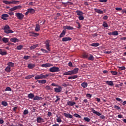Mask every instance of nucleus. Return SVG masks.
Instances as JSON below:
<instances>
[{
    "mask_svg": "<svg viewBox=\"0 0 126 126\" xmlns=\"http://www.w3.org/2000/svg\"><path fill=\"white\" fill-rule=\"evenodd\" d=\"M62 4L64 5V6L65 7H66V6H67V3H70V4H72V2H69V1H67L66 2H62Z\"/></svg>",
    "mask_w": 126,
    "mask_h": 126,
    "instance_id": "obj_36",
    "label": "nucleus"
},
{
    "mask_svg": "<svg viewBox=\"0 0 126 126\" xmlns=\"http://www.w3.org/2000/svg\"><path fill=\"white\" fill-rule=\"evenodd\" d=\"M34 76H35V75H34L33 74L30 75H28V76L25 77V79H30L32 78V77H34Z\"/></svg>",
    "mask_w": 126,
    "mask_h": 126,
    "instance_id": "obj_37",
    "label": "nucleus"
},
{
    "mask_svg": "<svg viewBox=\"0 0 126 126\" xmlns=\"http://www.w3.org/2000/svg\"><path fill=\"white\" fill-rule=\"evenodd\" d=\"M50 43H51V41L49 39L46 40L44 42L45 46L48 52H51V48H50L51 45H50Z\"/></svg>",
    "mask_w": 126,
    "mask_h": 126,
    "instance_id": "obj_3",
    "label": "nucleus"
},
{
    "mask_svg": "<svg viewBox=\"0 0 126 126\" xmlns=\"http://www.w3.org/2000/svg\"><path fill=\"white\" fill-rule=\"evenodd\" d=\"M39 47V45L38 44H34L30 47V49L31 50H34V49H36V48Z\"/></svg>",
    "mask_w": 126,
    "mask_h": 126,
    "instance_id": "obj_32",
    "label": "nucleus"
},
{
    "mask_svg": "<svg viewBox=\"0 0 126 126\" xmlns=\"http://www.w3.org/2000/svg\"><path fill=\"white\" fill-rule=\"evenodd\" d=\"M94 10L95 12H96L97 13H99V14H104V12L99 9L94 8Z\"/></svg>",
    "mask_w": 126,
    "mask_h": 126,
    "instance_id": "obj_17",
    "label": "nucleus"
},
{
    "mask_svg": "<svg viewBox=\"0 0 126 126\" xmlns=\"http://www.w3.org/2000/svg\"><path fill=\"white\" fill-rule=\"evenodd\" d=\"M116 100L117 101H118V102H120L121 103H123V99H122L119 97H116Z\"/></svg>",
    "mask_w": 126,
    "mask_h": 126,
    "instance_id": "obj_48",
    "label": "nucleus"
},
{
    "mask_svg": "<svg viewBox=\"0 0 126 126\" xmlns=\"http://www.w3.org/2000/svg\"><path fill=\"white\" fill-rule=\"evenodd\" d=\"M113 36H118L119 35V32L115 31L114 32H113Z\"/></svg>",
    "mask_w": 126,
    "mask_h": 126,
    "instance_id": "obj_44",
    "label": "nucleus"
},
{
    "mask_svg": "<svg viewBox=\"0 0 126 126\" xmlns=\"http://www.w3.org/2000/svg\"><path fill=\"white\" fill-rule=\"evenodd\" d=\"M78 70H79V68H75V69L72 70V73L73 74H76V73L78 72Z\"/></svg>",
    "mask_w": 126,
    "mask_h": 126,
    "instance_id": "obj_25",
    "label": "nucleus"
},
{
    "mask_svg": "<svg viewBox=\"0 0 126 126\" xmlns=\"http://www.w3.org/2000/svg\"><path fill=\"white\" fill-rule=\"evenodd\" d=\"M46 90H51V87L50 86H47L45 87Z\"/></svg>",
    "mask_w": 126,
    "mask_h": 126,
    "instance_id": "obj_59",
    "label": "nucleus"
},
{
    "mask_svg": "<svg viewBox=\"0 0 126 126\" xmlns=\"http://www.w3.org/2000/svg\"><path fill=\"white\" fill-rule=\"evenodd\" d=\"M77 77H78V76L74 75V76H69L68 79H75V78H77Z\"/></svg>",
    "mask_w": 126,
    "mask_h": 126,
    "instance_id": "obj_35",
    "label": "nucleus"
},
{
    "mask_svg": "<svg viewBox=\"0 0 126 126\" xmlns=\"http://www.w3.org/2000/svg\"><path fill=\"white\" fill-rule=\"evenodd\" d=\"M2 41L4 43H7V42H8V38H7L6 37H3L2 38Z\"/></svg>",
    "mask_w": 126,
    "mask_h": 126,
    "instance_id": "obj_43",
    "label": "nucleus"
},
{
    "mask_svg": "<svg viewBox=\"0 0 126 126\" xmlns=\"http://www.w3.org/2000/svg\"><path fill=\"white\" fill-rule=\"evenodd\" d=\"M35 31L38 32V31H40V25L36 24L35 28Z\"/></svg>",
    "mask_w": 126,
    "mask_h": 126,
    "instance_id": "obj_33",
    "label": "nucleus"
},
{
    "mask_svg": "<svg viewBox=\"0 0 126 126\" xmlns=\"http://www.w3.org/2000/svg\"><path fill=\"white\" fill-rule=\"evenodd\" d=\"M22 7V6L21 5H18V6H15L13 7V8H11L10 9V11H14V10H16V9H20Z\"/></svg>",
    "mask_w": 126,
    "mask_h": 126,
    "instance_id": "obj_9",
    "label": "nucleus"
},
{
    "mask_svg": "<svg viewBox=\"0 0 126 126\" xmlns=\"http://www.w3.org/2000/svg\"><path fill=\"white\" fill-rule=\"evenodd\" d=\"M105 83L108 84L109 86H114V83L112 81H105Z\"/></svg>",
    "mask_w": 126,
    "mask_h": 126,
    "instance_id": "obj_21",
    "label": "nucleus"
},
{
    "mask_svg": "<svg viewBox=\"0 0 126 126\" xmlns=\"http://www.w3.org/2000/svg\"><path fill=\"white\" fill-rule=\"evenodd\" d=\"M72 38H70L69 36H67L66 37H63L62 39V42H67V41H71Z\"/></svg>",
    "mask_w": 126,
    "mask_h": 126,
    "instance_id": "obj_14",
    "label": "nucleus"
},
{
    "mask_svg": "<svg viewBox=\"0 0 126 126\" xmlns=\"http://www.w3.org/2000/svg\"><path fill=\"white\" fill-rule=\"evenodd\" d=\"M78 19L79 20H84V17H83V15L79 16Z\"/></svg>",
    "mask_w": 126,
    "mask_h": 126,
    "instance_id": "obj_53",
    "label": "nucleus"
},
{
    "mask_svg": "<svg viewBox=\"0 0 126 126\" xmlns=\"http://www.w3.org/2000/svg\"><path fill=\"white\" fill-rule=\"evenodd\" d=\"M36 82H38L40 84H45L47 82V81L46 80H37Z\"/></svg>",
    "mask_w": 126,
    "mask_h": 126,
    "instance_id": "obj_26",
    "label": "nucleus"
},
{
    "mask_svg": "<svg viewBox=\"0 0 126 126\" xmlns=\"http://www.w3.org/2000/svg\"><path fill=\"white\" fill-rule=\"evenodd\" d=\"M36 122L38 124H41V123H44L45 121L44 120V119L42 118L41 117H38L36 118Z\"/></svg>",
    "mask_w": 126,
    "mask_h": 126,
    "instance_id": "obj_10",
    "label": "nucleus"
},
{
    "mask_svg": "<svg viewBox=\"0 0 126 126\" xmlns=\"http://www.w3.org/2000/svg\"><path fill=\"white\" fill-rule=\"evenodd\" d=\"M120 70H125L126 67L125 66L119 67Z\"/></svg>",
    "mask_w": 126,
    "mask_h": 126,
    "instance_id": "obj_58",
    "label": "nucleus"
},
{
    "mask_svg": "<svg viewBox=\"0 0 126 126\" xmlns=\"http://www.w3.org/2000/svg\"><path fill=\"white\" fill-rule=\"evenodd\" d=\"M9 16L7 14H4L1 15V19L3 20H7L6 18L8 17Z\"/></svg>",
    "mask_w": 126,
    "mask_h": 126,
    "instance_id": "obj_18",
    "label": "nucleus"
},
{
    "mask_svg": "<svg viewBox=\"0 0 126 126\" xmlns=\"http://www.w3.org/2000/svg\"><path fill=\"white\" fill-rule=\"evenodd\" d=\"M76 104V102L72 101H69L67 102V106H70L71 107H73V106H74Z\"/></svg>",
    "mask_w": 126,
    "mask_h": 126,
    "instance_id": "obj_11",
    "label": "nucleus"
},
{
    "mask_svg": "<svg viewBox=\"0 0 126 126\" xmlns=\"http://www.w3.org/2000/svg\"><path fill=\"white\" fill-rule=\"evenodd\" d=\"M56 98H57V99L55 100V103H57L58 101H60V100H61V98L59 97V96H56Z\"/></svg>",
    "mask_w": 126,
    "mask_h": 126,
    "instance_id": "obj_57",
    "label": "nucleus"
},
{
    "mask_svg": "<svg viewBox=\"0 0 126 126\" xmlns=\"http://www.w3.org/2000/svg\"><path fill=\"white\" fill-rule=\"evenodd\" d=\"M57 122L62 123V119H61V118L59 117L57 119Z\"/></svg>",
    "mask_w": 126,
    "mask_h": 126,
    "instance_id": "obj_61",
    "label": "nucleus"
},
{
    "mask_svg": "<svg viewBox=\"0 0 126 126\" xmlns=\"http://www.w3.org/2000/svg\"><path fill=\"white\" fill-rule=\"evenodd\" d=\"M100 44L98 43H92L91 44V46H92V47H98V46H99Z\"/></svg>",
    "mask_w": 126,
    "mask_h": 126,
    "instance_id": "obj_40",
    "label": "nucleus"
},
{
    "mask_svg": "<svg viewBox=\"0 0 126 126\" xmlns=\"http://www.w3.org/2000/svg\"><path fill=\"white\" fill-rule=\"evenodd\" d=\"M63 29H66L67 30H73L74 28L73 27L68 26H65L63 27Z\"/></svg>",
    "mask_w": 126,
    "mask_h": 126,
    "instance_id": "obj_19",
    "label": "nucleus"
},
{
    "mask_svg": "<svg viewBox=\"0 0 126 126\" xmlns=\"http://www.w3.org/2000/svg\"><path fill=\"white\" fill-rule=\"evenodd\" d=\"M5 91H11V89L10 88V87H7L6 88V89H5Z\"/></svg>",
    "mask_w": 126,
    "mask_h": 126,
    "instance_id": "obj_56",
    "label": "nucleus"
},
{
    "mask_svg": "<svg viewBox=\"0 0 126 126\" xmlns=\"http://www.w3.org/2000/svg\"><path fill=\"white\" fill-rule=\"evenodd\" d=\"M50 74H46L45 75L41 74L35 76L34 79L36 80H38V79H45V78H47V77H48V76Z\"/></svg>",
    "mask_w": 126,
    "mask_h": 126,
    "instance_id": "obj_2",
    "label": "nucleus"
},
{
    "mask_svg": "<svg viewBox=\"0 0 126 126\" xmlns=\"http://www.w3.org/2000/svg\"><path fill=\"white\" fill-rule=\"evenodd\" d=\"M35 66H36L35 63H29L28 64V67L30 69H32V68H34Z\"/></svg>",
    "mask_w": 126,
    "mask_h": 126,
    "instance_id": "obj_16",
    "label": "nucleus"
},
{
    "mask_svg": "<svg viewBox=\"0 0 126 126\" xmlns=\"http://www.w3.org/2000/svg\"><path fill=\"white\" fill-rule=\"evenodd\" d=\"M102 26L104 27V28H108V27H109V26H108V24H107L105 21L103 22Z\"/></svg>",
    "mask_w": 126,
    "mask_h": 126,
    "instance_id": "obj_41",
    "label": "nucleus"
},
{
    "mask_svg": "<svg viewBox=\"0 0 126 126\" xmlns=\"http://www.w3.org/2000/svg\"><path fill=\"white\" fill-rule=\"evenodd\" d=\"M76 12L77 13V15H79V16H81L84 14V13H83L82 11L79 10H77Z\"/></svg>",
    "mask_w": 126,
    "mask_h": 126,
    "instance_id": "obj_27",
    "label": "nucleus"
},
{
    "mask_svg": "<svg viewBox=\"0 0 126 126\" xmlns=\"http://www.w3.org/2000/svg\"><path fill=\"white\" fill-rule=\"evenodd\" d=\"M8 66H9L10 67H13L14 66V63L12 62H9L7 63Z\"/></svg>",
    "mask_w": 126,
    "mask_h": 126,
    "instance_id": "obj_38",
    "label": "nucleus"
},
{
    "mask_svg": "<svg viewBox=\"0 0 126 126\" xmlns=\"http://www.w3.org/2000/svg\"><path fill=\"white\" fill-rule=\"evenodd\" d=\"M31 34H30V36H31V37H36V35L34 34L35 32H31Z\"/></svg>",
    "mask_w": 126,
    "mask_h": 126,
    "instance_id": "obj_55",
    "label": "nucleus"
},
{
    "mask_svg": "<svg viewBox=\"0 0 126 126\" xmlns=\"http://www.w3.org/2000/svg\"><path fill=\"white\" fill-rule=\"evenodd\" d=\"M110 72L112 75H117L118 74V72L116 71H111Z\"/></svg>",
    "mask_w": 126,
    "mask_h": 126,
    "instance_id": "obj_46",
    "label": "nucleus"
},
{
    "mask_svg": "<svg viewBox=\"0 0 126 126\" xmlns=\"http://www.w3.org/2000/svg\"><path fill=\"white\" fill-rule=\"evenodd\" d=\"M35 97V95H34L33 94L31 93L28 94V98L29 99H33V98Z\"/></svg>",
    "mask_w": 126,
    "mask_h": 126,
    "instance_id": "obj_34",
    "label": "nucleus"
},
{
    "mask_svg": "<svg viewBox=\"0 0 126 126\" xmlns=\"http://www.w3.org/2000/svg\"><path fill=\"white\" fill-rule=\"evenodd\" d=\"M72 71H68L67 72H65L64 73H63V75H72Z\"/></svg>",
    "mask_w": 126,
    "mask_h": 126,
    "instance_id": "obj_23",
    "label": "nucleus"
},
{
    "mask_svg": "<svg viewBox=\"0 0 126 126\" xmlns=\"http://www.w3.org/2000/svg\"><path fill=\"white\" fill-rule=\"evenodd\" d=\"M86 96L88 98H91L92 97V95L90 94H87Z\"/></svg>",
    "mask_w": 126,
    "mask_h": 126,
    "instance_id": "obj_60",
    "label": "nucleus"
},
{
    "mask_svg": "<svg viewBox=\"0 0 126 126\" xmlns=\"http://www.w3.org/2000/svg\"><path fill=\"white\" fill-rule=\"evenodd\" d=\"M57 87L58 88H55L54 91L56 92V93H60L63 90V88L61 87V86H58Z\"/></svg>",
    "mask_w": 126,
    "mask_h": 126,
    "instance_id": "obj_8",
    "label": "nucleus"
},
{
    "mask_svg": "<svg viewBox=\"0 0 126 126\" xmlns=\"http://www.w3.org/2000/svg\"><path fill=\"white\" fill-rule=\"evenodd\" d=\"M92 112L94 114H95V115L98 116H101L102 115V114L100 113L99 112L96 111L94 108H92Z\"/></svg>",
    "mask_w": 126,
    "mask_h": 126,
    "instance_id": "obj_15",
    "label": "nucleus"
},
{
    "mask_svg": "<svg viewBox=\"0 0 126 126\" xmlns=\"http://www.w3.org/2000/svg\"><path fill=\"white\" fill-rule=\"evenodd\" d=\"M0 55H1V56H6L7 52L5 50L0 49Z\"/></svg>",
    "mask_w": 126,
    "mask_h": 126,
    "instance_id": "obj_13",
    "label": "nucleus"
},
{
    "mask_svg": "<svg viewBox=\"0 0 126 126\" xmlns=\"http://www.w3.org/2000/svg\"><path fill=\"white\" fill-rule=\"evenodd\" d=\"M88 60H89V61H94V56H93L92 54H90L89 55Z\"/></svg>",
    "mask_w": 126,
    "mask_h": 126,
    "instance_id": "obj_24",
    "label": "nucleus"
},
{
    "mask_svg": "<svg viewBox=\"0 0 126 126\" xmlns=\"http://www.w3.org/2000/svg\"><path fill=\"white\" fill-rule=\"evenodd\" d=\"M22 48H23V45H19L17 47V49L18 50H22Z\"/></svg>",
    "mask_w": 126,
    "mask_h": 126,
    "instance_id": "obj_52",
    "label": "nucleus"
},
{
    "mask_svg": "<svg viewBox=\"0 0 126 126\" xmlns=\"http://www.w3.org/2000/svg\"><path fill=\"white\" fill-rule=\"evenodd\" d=\"M42 99H43V98H42V97L38 96V95L35 96L33 98V100H38V101H39V100H42Z\"/></svg>",
    "mask_w": 126,
    "mask_h": 126,
    "instance_id": "obj_31",
    "label": "nucleus"
},
{
    "mask_svg": "<svg viewBox=\"0 0 126 126\" xmlns=\"http://www.w3.org/2000/svg\"><path fill=\"white\" fill-rule=\"evenodd\" d=\"M73 116L76 118H79V119H80V118H81V116L79 114H77V113L74 114Z\"/></svg>",
    "mask_w": 126,
    "mask_h": 126,
    "instance_id": "obj_49",
    "label": "nucleus"
},
{
    "mask_svg": "<svg viewBox=\"0 0 126 126\" xmlns=\"http://www.w3.org/2000/svg\"><path fill=\"white\" fill-rule=\"evenodd\" d=\"M81 86H82V87H83V88H86V87H87L88 86V84H87V83H86V82H83L81 84Z\"/></svg>",
    "mask_w": 126,
    "mask_h": 126,
    "instance_id": "obj_28",
    "label": "nucleus"
},
{
    "mask_svg": "<svg viewBox=\"0 0 126 126\" xmlns=\"http://www.w3.org/2000/svg\"><path fill=\"white\" fill-rule=\"evenodd\" d=\"M84 120L86 122H87V123H89V122H90V119H89L88 117H84Z\"/></svg>",
    "mask_w": 126,
    "mask_h": 126,
    "instance_id": "obj_47",
    "label": "nucleus"
},
{
    "mask_svg": "<svg viewBox=\"0 0 126 126\" xmlns=\"http://www.w3.org/2000/svg\"><path fill=\"white\" fill-rule=\"evenodd\" d=\"M116 10H118V11H121L122 10V8H119V7H116L115 8Z\"/></svg>",
    "mask_w": 126,
    "mask_h": 126,
    "instance_id": "obj_63",
    "label": "nucleus"
},
{
    "mask_svg": "<svg viewBox=\"0 0 126 126\" xmlns=\"http://www.w3.org/2000/svg\"><path fill=\"white\" fill-rule=\"evenodd\" d=\"M49 71L50 72H59L60 71V68L59 67L53 66L50 68Z\"/></svg>",
    "mask_w": 126,
    "mask_h": 126,
    "instance_id": "obj_4",
    "label": "nucleus"
},
{
    "mask_svg": "<svg viewBox=\"0 0 126 126\" xmlns=\"http://www.w3.org/2000/svg\"><path fill=\"white\" fill-rule=\"evenodd\" d=\"M2 29L4 30V33L6 34H9V33H13L14 32L12 30H10V27L8 25H6L4 27H3Z\"/></svg>",
    "mask_w": 126,
    "mask_h": 126,
    "instance_id": "obj_1",
    "label": "nucleus"
},
{
    "mask_svg": "<svg viewBox=\"0 0 126 126\" xmlns=\"http://www.w3.org/2000/svg\"><path fill=\"white\" fill-rule=\"evenodd\" d=\"M53 65H54L52 63H46L41 64V67L47 68V67H51V66H53Z\"/></svg>",
    "mask_w": 126,
    "mask_h": 126,
    "instance_id": "obj_7",
    "label": "nucleus"
},
{
    "mask_svg": "<svg viewBox=\"0 0 126 126\" xmlns=\"http://www.w3.org/2000/svg\"><path fill=\"white\" fill-rule=\"evenodd\" d=\"M15 16L20 20H22L24 18V15L21 13H16Z\"/></svg>",
    "mask_w": 126,
    "mask_h": 126,
    "instance_id": "obj_6",
    "label": "nucleus"
},
{
    "mask_svg": "<svg viewBox=\"0 0 126 126\" xmlns=\"http://www.w3.org/2000/svg\"><path fill=\"white\" fill-rule=\"evenodd\" d=\"M30 58H31L30 56H25L24 57V59L27 61V60H29V59H30Z\"/></svg>",
    "mask_w": 126,
    "mask_h": 126,
    "instance_id": "obj_51",
    "label": "nucleus"
},
{
    "mask_svg": "<svg viewBox=\"0 0 126 126\" xmlns=\"http://www.w3.org/2000/svg\"><path fill=\"white\" fill-rule=\"evenodd\" d=\"M28 113H29V111H28V110L25 109L24 111L23 114L24 115H27V114H28Z\"/></svg>",
    "mask_w": 126,
    "mask_h": 126,
    "instance_id": "obj_54",
    "label": "nucleus"
},
{
    "mask_svg": "<svg viewBox=\"0 0 126 126\" xmlns=\"http://www.w3.org/2000/svg\"><path fill=\"white\" fill-rule=\"evenodd\" d=\"M1 104L4 107H6L8 105L6 101H2Z\"/></svg>",
    "mask_w": 126,
    "mask_h": 126,
    "instance_id": "obj_45",
    "label": "nucleus"
},
{
    "mask_svg": "<svg viewBox=\"0 0 126 126\" xmlns=\"http://www.w3.org/2000/svg\"><path fill=\"white\" fill-rule=\"evenodd\" d=\"M63 115L65 118H67V119H72L73 118L72 115H71L69 113H64Z\"/></svg>",
    "mask_w": 126,
    "mask_h": 126,
    "instance_id": "obj_12",
    "label": "nucleus"
},
{
    "mask_svg": "<svg viewBox=\"0 0 126 126\" xmlns=\"http://www.w3.org/2000/svg\"><path fill=\"white\" fill-rule=\"evenodd\" d=\"M103 19L104 20H107V19H108V16L105 15V16H103Z\"/></svg>",
    "mask_w": 126,
    "mask_h": 126,
    "instance_id": "obj_62",
    "label": "nucleus"
},
{
    "mask_svg": "<svg viewBox=\"0 0 126 126\" xmlns=\"http://www.w3.org/2000/svg\"><path fill=\"white\" fill-rule=\"evenodd\" d=\"M66 33V31H65V30H63L62 33L60 34L59 37L60 38H63V37H64Z\"/></svg>",
    "mask_w": 126,
    "mask_h": 126,
    "instance_id": "obj_20",
    "label": "nucleus"
},
{
    "mask_svg": "<svg viewBox=\"0 0 126 126\" xmlns=\"http://www.w3.org/2000/svg\"><path fill=\"white\" fill-rule=\"evenodd\" d=\"M10 41L13 43H15L16 42H19V39L15 38H12L10 39Z\"/></svg>",
    "mask_w": 126,
    "mask_h": 126,
    "instance_id": "obj_30",
    "label": "nucleus"
},
{
    "mask_svg": "<svg viewBox=\"0 0 126 126\" xmlns=\"http://www.w3.org/2000/svg\"><path fill=\"white\" fill-rule=\"evenodd\" d=\"M114 109H116V110H120V111H121V107H120L118 105H114Z\"/></svg>",
    "mask_w": 126,
    "mask_h": 126,
    "instance_id": "obj_50",
    "label": "nucleus"
},
{
    "mask_svg": "<svg viewBox=\"0 0 126 126\" xmlns=\"http://www.w3.org/2000/svg\"><path fill=\"white\" fill-rule=\"evenodd\" d=\"M5 71H6V72H10L11 71L10 67L9 66H7L5 69Z\"/></svg>",
    "mask_w": 126,
    "mask_h": 126,
    "instance_id": "obj_39",
    "label": "nucleus"
},
{
    "mask_svg": "<svg viewBox=\"0 0 126 126\" xmlns=\"http://www.w3.org/2000/svg\"><path fill=\"white\" fill-rule=\"evenodd\" d=\"M68 65L69 66H70V67H72V63L71 62H69L68 63Z\"/></svg>",
    "mask_w": 126,
    "mask_h": 126,
    "instance_id": "obj_64",
    "label": "nucleus"
},
{
    "mask_svg": "<svg viewBox=\"0 0 126 126\" xmlns=\"http://www.w3.org/2000/svg\"><path fill=\"white\" fill-rule=\"evenodd\" d=\"M17 2H19V1H14L12 0L10 1L7 0H3V3H5V4H16Z\"/></svg>",
    "mask_w": 126,
    "mask_h": 126,
    "instance_id": "obj_5",
    "label": "nucleus"
},
{
    "mask_svg": "<svg viewBox=\"0 0 126 126\" xmlns=\"http://www.w3.org/2000/svg\"><path fill=\"white\" fill-rule=\"evenodd\" d=\"M89 53H84L82 55V57L83 58V59H88L89 57Z\"/></svg>",
    "mask_w": 126,
    "mask_h": 126,
    "instance_id": "obj_22",
    "label": "nucleus"
},
{
    "mask_svg": "<svg viewBox=\"0 0 126 126\" xmlns=\"http://www.w3.org/2000/svg\"><path fill=\"white\" fill-rule=\"evenodd\" d=\"M40 50L41 51V52H42V53H44V54H48V53H49V51L46 50V49L41 48V49H40Z\"/></svg>",
    "mask_w": 126,
    "mask_h": 126,
    "instance_id": "obj_42",
    "label": "nucleus"
},
{
    "mask_svg": "<svg viewBox=\"0 0 126 126\" xmlns=\"http://www.w3.org/2000/svg\"><path fill=\"white\" fill-rule=\"evenodd\" d=\"M28 10L29 11L30 13H31L32 14H34L35 13V9L33 8H29L28 9Z\"/></svg>",
    "mask_w": 126,
    "mask_h": 126,
    "instance_id": "obj_29",
    "label": "nucleus"
}]
</instances>
